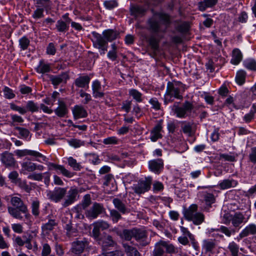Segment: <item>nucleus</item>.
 <instances>
[{"label":"nucleus","instance_id":"nucleus-9","mask_svg":"<svg viewBox=\"0 0 256 256\" xmlns=\"http://www.w3.org/2000/svg\"><path fill=\"white\" fill-rule=\"evenodd\" d=\"M66 194V188H56L54 190L48 192L47 196L50 200L58 202L64 197Z\"/></svg>","mask_w":256,"mask_h":256},{"label":"nucleus","instance_id":"nucleus-52","mask_svg":"<svg viewBox=\"0 0 256 256\" xmlns=\"http://www.w3.org/2000/svg\"><path fill=\"white\" fill-rule=\"evenodd\" d=\"M68 164L75 170H80L81 166L79 163H78L76 160L72 157H69L68 158Z\"/></svg>","mask_w":256,"mask_h":256},{"label":"nucleus","instance_id":"nucleus-51","mask_svg":"<svg viewBox=\"0 0 256 256\" xmlns=\"http://www.w3.org/2000/svg\"><path fill=\"white\" fill-rule=\"evenodd\" d=\"M110 217L114 223H116L122 218L120 213L114 209L110 210Z\"/></svg>","mask_w":256,"mask_h":256},{"label":"nucleus","instance_id":"nucleus-33","mask_svg":"<svg viewBox=\"0 0 256 256\" xmlns=\"http://www.w3.org/2000/svg\"><path fill=\"white\" fill-rule=\"evenodd\" d=\"M216 246L214 240L208 239L203 241L202 248L206 252L212 251Z\"/></svg>","mask_w":256,"mask_h":256},{"label":"nucleus","instance_id":"nucleus-3","mask_svg":"<svg viewBox=\"0 0 256 256\" xmlns=\"http://www.w3.org/2000/svg\"><path fill=\"white\" fill-rule=\"evenodd\" d=\"M170 22V17L168 15L164 14H158L150 19L148 22L152 31L158 32L160 30V23L167 25Z\"/></svg>","mask_w":256,"mask_h":256},{"label":"nucleus","instance_id":"nucleus-18","mask_svg":"<svg viewBox=\"0 0 256 256\" xmlns=\"http://www.w3.org/2000/svg\"><path fill=\"white\" fill-rule=\"evenodd\" d=\"M72 112L74 118L76 120L81 118H85L88 116L86 110L82 106H75L72 110Z\"/></svg>","mask_w":256,"mask_h":256},{"label":"nucleus","instance_id":"nucleus-11","mask_svg":"<svg viewBox=\"0 0 256 256\" xmlns=\"http://www.w3.org/2000/svg\"><path fill=\"white\" fill-rule=\"evenodd\" d=\"M16 154L19 157H22L26 156H30L36 158V160L41 162V160L40 158H41L43 161H45L46 160V157L42 154L41 153L38 152L30 150H17L16 152Z\"/></svg>","mask_w":256,"mask_h":256},{"label":"nucleus","instance_id":"nucleus-48","mask_svg":"<svg viewBox=\"0 0 256 256\" xmlns=\"http://www.w3.org/2000/svg\"><path fill=\"white\" fill-rule=\"evenodd\" d=\"M204 215L202 213L197 212L191 220L193 222L194 224L199 225L204 221Z\"/></svg>","mask_w":256,"mask_h":256},{"label":"nucleus","instance_id":"nucleus-42","mask_svg":"<svg viewBox=\"0 0 256 256\" xmlns=\"http://www.w3.org/2000/svg\"><path fill=\"white\" fill-rule=\"evenodd\" d=\"M68 24L62 20H58L56 28L59 32H65L68 30Z\"/></svg>","mask_w":256,"mask_h":256},{"label":"nucleus","instance_id":"nucleus-58","mask_svg":"<svg viewBox=\"0 0 256 256\" xmlns=\"http://www.w3.org/2000/svg\"><path fill=\"white\" fill-rule=\"evenodd\" d=\"M80 96L84 98L82 102L86 104L92 100V97L90 94L85 92L84 90H80Z\"/></svg>","mask_w":256,"mask_h":256},{"label":"nucleus","instance_id":"nucleus-45","mask_svg":"<svg viewBox=\"0 0 256 256\" xmlns=\"http://www.w3.org/2000/svg\"><path fill=\"white\" fill-rule=\"evenodd\" d=\"M256 112V104H253L250 111L249 113L246 114L244 117V120L246 122H250L254 118V114Z\"/></svg>","mask_w":256,"mask_h":256},{"label":"nucleus","instance_id":"nucleus-46","mask_svg":"<svg viewBox=\"0 0 256 256\" xmlns=\"http://www.w3.org/2000/svg\"><path fill=\"white\" fill-rule=\"evenodd\" d=\"M228 248L232 256H238L239 246L235 242H230Z\"/></svg>","mask_w":256,"mask_h":256},{"label":"nucleus","instance_id":"nucleus-35","mask_svg":"<svg viewBox=\"0 0 256 256\" xmlns=\"http://www.w3.org/2000/svg\"><path fill=\"white\" fill-rule=\"evenodd\" d=\"M181 128L183 132L188 136L192 134V124L186 121L181 122Z\"/></svg>","mask_w":256,"mask_h":256},{"label":"nucleus","instance_id":"nucleus-23","mask_svg":"<svg viewBox=\"0 0 256 256\" xmlns=\"http://www.w3.org/2000/svg\"><path fill=\"white\" fill-rule=\"evenodd\" d=\"M90 81V78L88 76H80L76 79L74 84L78 88H84L88 86Z\"/></svg>","mask_w":256,"mask_h":256},{"label":"nucleus","instance_id":"nucleus-57","mask_svg":"<svg viewBox=\"0 0 256 256\" xmlns=\"http://www.w3.org/2000/svg\"><path fill=\"white\" fill-rule=\"evenodd\" d=\"M44 11L43 8H36V9L32 14V18L34 19H38L43 18L44 16Z\"/></svg>","mask_w":256,"mask_h":256},{"label":"nucleus","instance_id":"nucleus-10","mask_svg":"<svg viewBox=\"0 0 256 256\" xmlns=\"http://www.w3.org/2000/svg\"><path fill=\"white\" fill-rule=\"evenodd\" d=\"M88 244V242L86 240H75L71 244L70 252L76 255L80 256L84 252Z\"/></svg>","mask_w":256,"mask_h":256},{"label":"nucleus","instance_id":"nucleus-53","mask_svg":"<svg viewBox=\"0 0 256 256\" xmlns=\"http://www.w3.org/2000/svg\"><path fill=\"white\" fill-rule=\"evenodd\" d=\"M134 228L130 230H123L121 236L126 240H130L134 237Z\"/></svg>","mask_w":256,"mask_h":256},{"label":"nucleus","instance_id":"nucleus-21","mask_svg":"<svg viewBox=\"0 0 256 256\" xmlns=\"http://www.w3.org/2000/svg\"><path fill=\"white\" fill-rule=\"evenodd\" d=\"M256 234V225L250 224L246 226L239 234L238 237L240 239L246 237L249 235Z\"/></svg>","mask_w":256,"mask_h":256},{"label":"nucleus","instance_id":"nucleus-31","mask_svg":"<svg viewBox=\"0 0 256 256\" xmlns=\"http://www.w3.org/2000/svg\"><path fill=\"white\" fill-rule=\"evenodd\" d=\"M56 225L57 224L55 220H50L48 222L42 224V228L43 232H45L46 234H48Z\"/></svg>","mask_w":256,"mask_h":256},{"label":"nucleus","instance_id":"nucleus-20","mask_svg":"<svg viewBox=\"0 0 256 256\" xmlns=\"http://www.w3.org/2000/svg\"><path fill=\"white\" fill-rule=\"evenodd\" d=\"M230 221L234 226L238 227L244 222H246V220L244 214L241 212H236L234 215L230 216Z\"/></svg>","mask_w":256,"mask_h":256},{"label":"nucleus","instance_id":"nucleus-8","mask_svg":"<svg viewBox=\"0 0 256 256\" xmlns=\"http://www.w3.org/2000/svg\"><path fill=\"white\" fill-rule=\"evenodd\" d=\"M0 161L6 168H15L18 166L17 162L14 155L8 151L1 154Z\"/></svg>","mask_w":256,"mask_h":256},{"label":"nucleus","instance_id":"nucleus-30","mask_svg":"<svg viewBox=\"0 0 256 256\" xmlns=\"http://www.w3.org/2000/svg\"><path fill=\"white\" fill-rule=\"evenodd\" d=\"M242 55L241 52L238 48H235L232 51L231 63L234 64H238L242 60Z\"/></svg>","mask_w":256,"mask_h":256},{"label":"nucleus","instance_id":"nucleus-19","mask_svg":"<svg viewBox=\"0 0 256 256\" xmlns=\"http://www.w3.org/2000/svg\"><path fill=\"white\" fill-rule=\"evenodd\" d=\"M92 95L94 98H102L104 96L100 82L98 80L94 81L92 84Z\"/></svg>","mask_w":256,"mask_h":256},{"label":"nucleus","instance_id":"nucleus-36","mask_svg":"<svg viewBox=\"0 0 256 256\" xmlns=\"http://www.w3.org/2000/svg\"><path fill=\"white\" fill-rule=\"evenodd\" d=\"M40 201L36 198L32 200L31 204L32 212L34 216H37L40 214Z\"/></svg>","mask_w":256,"mask_h":256},{"label":"nucleus","instance_id":"nucleus-37","mask_svg":"<svg viewBox=\"0 0 256 256\" xmlns=\"http://www.w3.org/2000/svg\"><path fill=\"white\" fill-rule=\"evenodd\" d=\"M129 95L132 97L138 102H142V94L136 89H130L129 90Z\"/></svg>","mask_w":256,"mask_h":256},{"label":"nucleus","instance_id":"nucleus-55","mask_svg":"<svg viewBox=\"0 0 256 256\" xmlns=\"http://www.w3.org/2000/svg\"><path fill=\"white\" fill-rule=\"evenodd\" d=\"M204 198L207 205L210 206L215 202V198L214 194L210 193L204 194Z\"/></svg>","mask_w":256,"mask_h":256},{"label":"nucleus","instance_id":"nucleus-5","mask_svg":"<svg viewBox=\"0 0 256 256\" xmlns=\"http://www.w3.org/2000/svg\"><path fill=\"white\" fill-rule=\"evenodd\" d=\"M165 252L170 254L174 253L175 248L172 244H169L166 241L160 240L155 244L152 256H163Z\"/></svg>","mask_w":256,"mask_h":256},{"label":"nucleus","instance_id":"nucleus-25","mask_svg":"<svg viewBox=\"0 0 256 256\" xmlns=\"http://www.w3.org/2000/svg\"><path fill=\"white\" fill-rule=\"evenodd\" d=\"M162 126L161 124H157L152 129L150 132V140L152 142H156L158 139L162 138V136L160 134Z\"/></svg>","mask_w":256,"mask_h":256},{"label":"nucleus","instance_id":"nucleus-13","mask_svg":"<svg viewBox=\"0 0 256 256\" xmlns=\"http://www.w3.org/2000/svg\"><path fill=\"white\" fill-rule=\"evenodd\" d=\"M20 172L26 174L27 172H32L36 170L42 171L44 166L40 164H37L30 161L24 162L21 164Z\"/></svg>","mask_w":256,"mask_h":256},{"label":"nucleus","instance_id":"nucleus-29","mask_svg":"<svg viewBox=\"0 0 256 256\" xmlns=\"http://www.w3.org/2000/svg\"><path fill=\"white\" fill-rule=\"evenodd\" d=\"M58 107L54 110L56 114L59 117H64L68 112L65 103L62 100H58Z\"/></svg>","mask_w":256,"mask_h":256},{"label":"nucleus","instance_id":"nucleus-50","mask_svg":"<svg viewBox=\"0 0 256 256\" xmlns=\"http://www.w3.org/2000/svg\"><path fill=\"white\" fill-rule=\"evenodd\" d=\"M30 44V41L28 38L24 36L19 40V45L20 48L23 50H26Z\"/></svg>","mask_w":256,"mask_h":256},{"label":"nucleus","instance_id":"nucleus-63","mask_svg":"<svg viewBox=\"0 0 256 256\" xmlns=\"http://www.w3.org/2000/svg\"><path fill=\"white\" fill-rule=\"evenodd\" d=\"M51 252V248L50 246L45 243L42 244V256H48Z\"/></svg>","mask_w":256,"mask_h":256},{"label":"nucleus","instance_id":"nucleus-54","mask_svg":"<svg viewBox=\"0 0 256 256\" xmlns=\"http://www.w3.org/2000/svg\"><path fill=\"white\" fill-rule=\"evenodd\" d=\"M68 143L70 146H73L74 148H79L81 146H84V141L75 138L68 140Z\"/></svg>","mask_w":256,"mask_h":256},{"label":"nucleus","instance_id":"nucleus-7","mask_svg":"<svg viewBox=\"0 0 256 256\" xmlns=\"http://www.w3.org/2000/svg\"><path fill=\"white\" fill-rule=\"evenodd\" d=\"M152 180L151 176L145 178L144 179H141L136 184H133L132 189L136 194H143L150 189Z\"/></svg>","mask_w":256,"mask_h":256},{"label":"nucleus","instance_id":"nucleus-17","mask_svg":"<svg viewBox=\"0 0 256 256\" xmlns=\"http://www.w3.org/2000/svg\"><path fill=\"white\" fill-rule=\"evenodd\" d=\"M49 78L52 84L55 86H58L62 82L66 83L69 78L68 74L65 72L62 73L57 76L50 75Z\"/></svg>","mask_w":256,"mask_h":256},{"label":"nucleus","instance_id":"nucleus-27","mask_svg":"<svg viewBox=\"0 0 256 256\" xmlns=\"http://www.w3.org/2000/svg\"><path fill=\"white\" fill-rule=\"evenodd\" d=\"M112 203L115 208L122 214H124L128 212L126 204L120 200L115 198L112 200Z\"/></svg>","mask_w":256,"mask_h":256},{"label":"nucleus","instance_id":"nucleus-44","mask_svg":"<svg viewBox=\"0 0 256 256\" xmlns=\"http://www.w3.org/2000/svg\"><path fill=\"white\" fill-rule=\"evenodd\" d=\"M244 67L250 70L256 71V61L252 59H248L244 61Z\"/></svg>","mask_w":256,"mask_h":256},{"label":"nucleus","instance_id":"nucleus-26","mask_svg":"<svg viewBox=\"0 0 256 256\" xmlns=\"http://www.w3.org/2000/svg\"><path fill=\"white\" fill-rule=\"evenodd\" d=\"M198 206L196 204H192L187 210L184 211V216L188 220H191L196 214Z\"/></svg>","mask_w":256,"mask_h":256},{"label":"nucleus","instance_id":"nucleus-24","mask_svg":"<svg viewBox=\"0 0 256 256\" xmlns=\"http://www.w3.org/2000/svg\"><path fill=\"white\" fill-rule=\"evenodd\" d=\"M218 1V0H204L198 3V9L200 11H204L207 8L214 6Z\"/></svg>","mask_w":256,"mask_h":256},{"label":"nucleus","instance_id":"nucleus-28","mask_svg":"<svg viewBox=\"0 0 256 256\" xmlns=\"http://www.w3.org/2000/svg\"><path fill=\"white\" fill-rule=\"evenodd\" d=\"M51 70L50 64L45 62L44 60H40L36 68V72L42 74L48 72Z\"/></svg>","mask_w":256,"mask_h":256},{"label":"nucleus","instance_id":"nucleus-34","mask_svg":"<svg viewBox=\"0 0 256 256\" xmlns=\"http://www.w3.org/2000/svg\"><path fill=\"white\" fill-rule=\"evenodd\" d=\"M123 246L128 256H140V254L135 248L126 244H124Z\"/></svg>","mask_w":256,"mask_h":256},{"label":"nucleus","instance_id":"nucleus-62","mask_svg":"<svg viewBox=\"0 0 256 256\" xmlns=\"http://www.w3.org/2000/svg\"><path fill=\"white\" fill-rule=\"evenodd\" d=\"M118 142V139L116 136H110L104 139L103 143L105 144H116Z\"/></svg>","mask_w":256,"mask_h":256},{"label":"nucleus","instance_id":"nucleus-1","mask_svg":"<svg viewBox=\"0 0 256 256\" xmlns=\"http://www.w3.org/2000/svg\"><path fill=\"white\" fill-rule=\"evenodd\" d=\"M10 202L12 206H8V211L12 216L21 220H24V218L26 220L30 219V214L28 206L21 198L12 196Z\"/></svg>","mask_w":256,"mask_h":256},{"label":"nucleus","instance_id":"nucleus-2","mask_svg":"<svg viewBox=\"0 0 256 256\" xmlns=\"http://www.w3.org/2000/svg\"><path fill=\"white\" fill-rule=\"evenodd\" d=\"M184 92V86L180 82H168L166 90L164 94L165 102H172L174 98L182 100V93Z\"/></svg>","mask_w":256,"mask_h":256},{"label":"nucleus","instance_id":"nucleus-38","mask_svg":"<svg viewBox=\"0 0 256 256\" xmlns=\"http://www.w3.org/2000/svg\"><path fill=\"white\" fill-rule=\"evenodd\" d=\"M104 8L108 10H112L118 6L117 0H106L104 2Z\"/></svg>","mask_w":256,"mask_h":256},{"label":"nucleus","instance_id":"nucleus-47","mask_svg":"<svg viewBox=\"0 0 256 256\" xmlns=\"http://www.w3.org/2000/svg\"><path fill=\"white\" fill-rule=\"evenodd\" d=\"M144 230L134 228V238L138 241L143 240L146 237Z\"/></svg>","mask_w":256,"mask_h":256},{"label":"nucleus","instance_id":"nucleus-56","mask_svg":"<svg viewBox=\"0 0 256 256\" xmlns=\"http://www.w3.org/2000/svg\"><path fill=\"white\" fill-rule=\"evenodd\" d=\"M4 96L8 99H12L15 97L13 90L8 86H5L3 90Z\"/></svg>","mask_w":256,"mask_h":256},{"label":"nucleus","instance_id":"nucleus-4","mask_svg":"<svg viewBox=\"0 0 256 256\" xmlns=\"http://www.w3.org/2000/svg\"><path fill=\"white\" fill-rule=\"evenodd\" d=\"M194 106L192 103L188 101H186L182 106L174 104L172 106V110L177 118H184L189 116Z\"/></svg>","mask_w":256,"mask_h":256},{"label":"nucleus","instance_id":"nucleus-15","mask_svg":"<svg viewBox=\"0 0 256 256\" xmlns=\"http://www.w3.org/2000/svg\"><path fill=\"white\" fill-rule=\"evenodd\" d=\"M148 168L153 172L156 174H160L164 169L163 160L158 158L149 161Z\"/></svg>","mask_w":256,"mask_h":256},{"label":"nucleus","instance_id":"nucleus-16","mask_svg":"<svg viewBox=\"0 0 256 256\" xmlns=\"http://www.w3.org/2000/svg\"><path fill=\"white\" fill-rule=\"evenodd\" d=\"M50 170H54L58 174H62L64 176L71 178L74 175V173L66 170L63 166L56 164L54 163L48 164Z\"/></svg>","mask_w":256,"mask_h":256},{"label":"nucleus","instance_id":"nucleus-39","mask_svg":"<svg viewBox=\"0 0 256 256\" xmlns=\"http://www.w3.org/2000/svg\"><path fill=\"white\" fill-rule=\"evenodd\" d=\"M51 2L50 0H37L36 6V8H43L48 10L50 8Z\"/></svg>","mask_w":256,"mask_h":256},{"label":"nucleus","instance_id":"nucleus-43","mask_svg":"<svg viewBox=\"0 0 256 256\" xmlns=\"http://www.w3.org/2000/svg\"><path fill=\"white\" fill-rule=\"evenodd\" d=\"M94 228L92 230V236L94 238V240L98 242V244H100L101 240L100 238V229L97 226L94 222L93 224Z\"/></svg>","mask_w":256,"mask_h":256},{"label":"nucleus","instance_id":"nucleus-49","mask_svg":"<svg viewBox=\"0 0 256 256\" xmlns=\"http://www.w3.org/2000/svg\"><path fill=\"white\" fill-rule=\"evenodd\" d=\"M130 11L132 14L135 15L136 16H138L139 15L143 14L146 10L142 6H132L130 8Z\"/></svg>","mask_w":256,"mask_h":256},{"label":"nucleus","instance_id":"nucleus-12","mask_svg":"<svg viewBox=\"0 0 256 256\" xmlns=\"http://www.w3.org/2000/svg\"><path fill=\"white\" fill-rule=\"evenodd\" d=\"M104 208L102 204L94 202L92 206L88 210H87L85 214L86 217L90 218H96L98 216L101 214L104 210Z\"/></svg>","mask_w":256,"mask_h":256},{"label":"nucleus","instance_id":"nucleus-41","mask_svg":"<svg viewBox=\"0 0 256 256\" xmlns=\"http://www.w3.org/2000/svg\"><path fill=\"white\" fill-rule=\"evenodd\" d=\"M246 77V72L243 70H240L237 72L236 80L238 84L242 85L244 82Z\"/></svg>","mask_w":256,"mask_h":256},{"label":"nucleus","instance_id":"nucleus-22","mask_svg":"<svg viewBox=\"0 0 256 256\" xmlns=\"http://www.w3.org/2000/svg\"><path fill=\"white\" fill-rule=\"evenodd\" d=\"M238 182L232 179H225L219 183L218 186L221 190H226L234 188L238 184Z\"/></svg>","mask_w":256,"mask_h":256},{"label":"nucleus","instance_id":"nucleus-59","mask_svg":"<svg viewBox=\"0 0 256 256\" xmlns=\"http://www.w3.org/2000/svg\"><path fill=\"white\" fill-rule=\"evenodd\" d=\"M11 118V126H14L16 123H22L24 122V119L22 118V117L16 114H12Z\"/></svg>","mask_w":256,"mask_h":256},{"label":"nucleus","instance_id":"nucleus-40","mask_svg":"<svg viewBox=\"0 0 256 256\" xmlns=\"http://www.w3.org/2000/svg\"><path fill=\"white\" fill-rule=\"evenodd\" d=\"M26 113L29 111L32 112H36L38 110V104L32 100H29L27 102L26 107L24 108Z\"/></svg>","mask_w":256,"mask_h":256},{"label":"nucleus","instance_id":"nucleus-6","mask_svg":"<svg viewBox=\"0 0 256 256\" xmlns=\"http://www.w3.org/2000/svg\"><path fill=\"white\" fill-rule=\"evenodd\" d=\"M92 41L94 46L99 50L100 54H104L108 50V44L104 36L94 32H92Z\"/></svg>","mask_w":256,"mask_h":256},{"label":"nucleus","instance_id":"nucleus-60","mask_svg":"<svg viewBox=\"0 0 256 256\" xmlns=\"http://www.w3.org/2000/svg\"><path fill=\"white\" fill-rule=\"evenodd\" d=\"M114 244V242L113 241L112 238L110 236H108L106 237L105 240L103 241L101 240L100 244L102 245V246L106 247L112 246Z\"/></svg>","mask_w":256,"mask_h":256},{"label":"nucleus","instance_id":"nucleus-32","mask_svg":"<svg viewBox=\"0 0 256 256\" xmlns=\"http://www.w3.org/2000/svg\"><path fill=\"white\" fill-rule=\"evenodd\" d=\"M103 34L106 39L107 42H111L114 40L118 38L119 34L118 32L112 30H106L104 32Z\"/></svg>","mask_w":256,"mask_h":256},{"label":"nucleus","instance_id":"nucleus-64","mask_svg":"<svg viewBox=\"0 0 256 256\" xmlns=\"http://www.w3.org/2000/svg\"><path fill=\"white\" fill-rule=\"evenodd\" d=\"M94 223L102 230H106L110 227V224L108 222L102 220L97 221Z\"/></svg>","mask_w":256,"mask_h":256},{"label":"nucleus","instance_id":"nucleus-61","mask_svg":"<svg viewBox=\"0 0 256 256\" xmlns=\"http://www.w3.org/2000/svg\"><path fill=\"white\" fill-rule=\"evenodd\" d=\"M10 108L13 110L18 112L21 114H26V110L24 107H20L16 106L14 103H10Z\"/></svg>","mask_w":256,"mask_h":256},{"label":"nucleus","instance_id":"nucleus-14","mask_svg":"<svg viewBox=\"0 0 256 256\" xmlns=\"http://www.w3.org/2000/svg\"><path fill=\"white\" fill-rule=\"evenodd\" d=\"M78 190L76 186H72L62 203L64 207H67L74 203L78 197Z\"/></svg>","mask_w":256,"mask_h":256}]
</instances>
